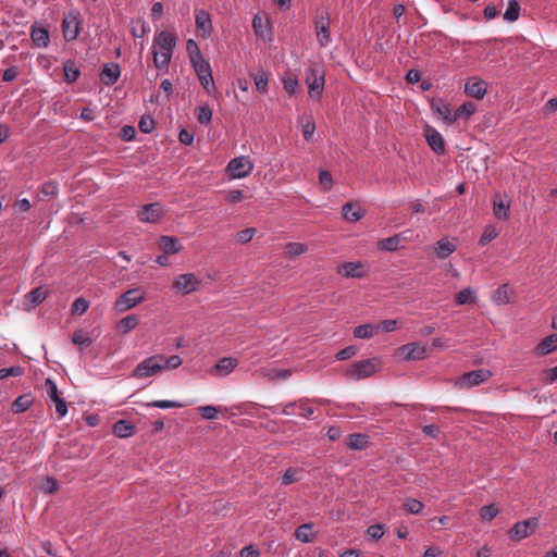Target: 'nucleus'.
I'll return each instance as SVG.
<instances>
[{
    "label": "nucleus",
    "instance_id": "nucleus-20",
    "mask_svg": "<svg viewBox=\"0 0 557 557\" xmlns=\"http://www.w3.org/2000/svg\"><path fill=\"white\" fill-rule=\"evenodd\" d=\"M30 38L37 48H46L50 41L48 29L37 24H34L30 28Z\"/></svg>",
    "mask_w": 557,
    "mask_h": 557
},
{
    "label": "nucleus",
    "instance_id": "nucleus-1",
    "mask_svg": "<svg viewBox=\"0 0 557 557\" xmlns=\"http://www.w3.org/2000/svg\"><path fill=\"white\" fill-rule=\"evenodd\" d=\"M176 35L166 30L159 32L153 39V64L158 70H166L176 46Z\"/></svg>",
    "mask_w": 557,
    "mask_h": 557
},
{
    "label": "nucleus",
    "instance_id": "nucleus-15",
    "mask_svg": "<svg viewBox=\"0 0 557 557\" xmlns=\"http://www.w3.org/2000/svg\"><path fill=\"white\" fill-rule=\"evenodd\" d=\"M425 139L430 148L437 154H442L445 151V143L441 133L434 127L426 126Z\"/></svg>",
    "mask_w": 557,
    "mask_h": 557
},
{
    "label": "nucleus",
    "instance_id": "nucleus-53",
    "mask_svg": "<svg viewBox=\"0 0 557 557\" xmlns=\"http://www.w3.org/2000/svg\"><path fill=\"white\" fill-rule=\"evenodd\" d=\"M183 360L177 355H172L168 358L164 357V361H161L162 370L176 369L182 364Z\"/></svg>",
    "mask_w": 557,
    "mask_h": 557
},
{
    "label": "nucleus",
    "instance_id": "nucleus-36",
    "mask_svg": "<svg viewBox=\"0 0 557 557\" xmlns=\"http://www.w3.org/2000/svg\"><path fill=\"white\" fill-rule=\"evenodd\" d=\"M312 524L310 523H304L300 527L297 528L295 532V536L298 541L302 543H310L313 540V533L311 532Z\"/></svg>",
    "mask_w": 557,
    "mask_h": 557
},
{
    "label": "nucleus",
    "instance_id": "nucleus-59",
    "mask_svg": "<svg viewBox=\"0 0 557 557\" xmlns=\"http://www.w3.org/2000/svg\"><path fill=\"white\" fill-rule=\"evenodd\" d=\"M23 374V369L18 366L0 369V380L8 376H20Z\"/></svg>",
    "mask_w": 557,
    "mask_h": 557
},
{
    "label": "nucleus",
    "instance_id": "nucleus-14",
    "mask_svg": "<svg viewBox=\"0 0 557 557\" xmlns=\"http://www.w3.org/2000/svg\"><path fill=\"white\" fill-rule=\"evenodd\" d=\"M487 91V83L478 77H471L465 84V92L472 98L483 99Z\"/></svg>",
    "mask_w": 557,
    "mask_h": 557
},
{
    "label": "nucleus",
    "instance_id": "nucleus-33",
    "mask_svg": "<svg viewBox=\"0 0 557 557\" xmlns=\"http://www.w3.org/2000/svg\"><path fill=\"white\" fill-rule=\"evenodd\" d=\"M432 109L440 115L442 119L448 123L453 124L456 122L455 112L451 113L449 107L445 103L438 102V103H432Z\"/></svg>",
    "mask_w": 557,
    "mask_h": 557
},
{
    "label": "nucleus",
    "instance_id": "nucleus-63",
    "mask_svg": "<svg viewBox=\"0 0 557 557\" xmlns=\"http://www.w3.org/2000/svg\"><path fill=\"white\" fill-rule=\"evenodd\" d=\"M397 322L396 320H384L380 322L376 326V332H392L396 329Z\"/></svg>",
    "mask_w": 557,
    "mask_h": 557
},
{
    "label": "nucleus",
    "instance_id": "nucleus-12",
    "mask_svg": "<svg viewBox=\"0 0 557 557\" xmlns=\"http://www.w3.org/2000/svg\"><path fill=\"white\" fill-rule=\"evenodd\" d=\"M137 216L145 223H158L163 216V208L159 202L148 203L140 208Z\"/></svg>",
    "mask_w": 557,
    "mask_h": 557
},
{
    "label": "nucleus",
    "instance_id": "nucleus-34",
    "mask_svg": "<svg viewBox=\"0 0 557 557\" xmlns=\"http://www.w3.org/2000/svg\"><path fill=\"white\" fill-rule=\"evenodd\" d=\"M520 16V4L518 0H508L507 9L503 15L507 22H516Z\"/></svg>",
    "mask_w": 557,
    "mask_h": 557
},
{
    "label": "nucleus",
    "instance_id": "nucleus-30",
    "mask_svg": "<svg viewBox=\"0 0 557 557\" xmlns=\"http://www.w3.org/2000/svg\"><path fill=\"white\" fill-rule=\"evenodd\" d=\"M368 436L361 433L350 434L347 438V446L350 449L362 450L368 446Z\"/></svg>",
    "mask_w": 557,
    "mask_h": 557
},
{
    "label": "nucleus",
    "instance_id": "nucleus-51",
    "mask_svg": "<svg viewBox=\"0 0 557 557\" xmlns=\"http://www.w3.org/2000/svg\"><path fill=\"white\" fill-rule=\"evenodd\" d=\"M148 407H156L160 409L181 408L183 404L176 400H153L147 404Z\"/></svg>",
    "mask_w": 557,
    "mask_h": 557
},
{
    "label": "nucleus",
    "instance_id": "nucleus-46",
    "mask_svg": "<svg viewBox=\"0 0 557 557\" xmlns=\"http://www.w3.org/2000/svg\"><path fill=\"white\" fill-rule=\"evenodd\" d=\"M89 302L84 297H78L74 300L71 307L73 315H81L87 311Z\"/></svg>",
    "mask_w": 557,
    "mask_h": 557
},
{
    "label": "nucleus",
    "instance_id": "nucleus-2",
    "mask_svg": "<svg viewBox=\"0 0 557 557\" xmlns=\"http://www.w3.org/2000/svg\"><path fill=\"white\" fill-rule=\"evenodd\" d=\"M190 63L203 89L211 94L215 89L210 63L200 51L190 52Z\"/></svg>",
    "mask_w": 557,
    "mask_h": 557
},
{
    "label": "nucleus",
    "instance_id": "nucleus-61",
    "mask_svg": "<svg viewBox=\"0 0 557 557\" xmlns=\"http://www.w3.org/2000/svg\"><path fill=\"white\" fill-rule=\"evenodd\" d=\"M367 534L373 540H380L384 535L382 524H372L368 528Z\"/></svg>",
    "mask_w": 557,
    "mask_h": 557
},
{
    "label": "nucleus",
    "instance_id": "nucleus-54",
    "mask_svg": "<svg viewBox=\"0 0 557 557\" xmlns=\"http://www.w3.org/2000/svg\"><path fill=\"white\" fill-rule=\"evenodd\" d=\"M497 231L493 226L485 227L483 234L480 237L479 244L481 246H485L490 242H492L497 236Z\"/></svg>",
    "mask_w": 557,
    "mask_h": 557
},
{
    "label": "nucleus",
    "instance_id": "nucleus-49",
    "mask_svg": "<svg viewBox=\"0 0 557 557\" xmlns=\"http://www.w3.org/2000/svg\"><path fill=\"white\" fill-rule=\"evenodd\" d=\"M284 89L289 94L294 95L299 89L298 79L294 75H288L283 79Z\"/></svg>",
    "mask_w": 557,
    "mask_h": 557
},
{
    "label": "nucleus",
    "instance_id": "nucleus-47",
    "mask_svg": "<svg viewBox=\"0 0 557 557\" xmlns=\"http://www.w3.org/2000/svg\"><path fill=\"white\" fill-rule=\"evenodd\" d=\"M197 120L201 125H208L212 120V110L208 106L199 107Z\"/></svg>",
    "mask_w": 557,
    "mask_h": 557
},
{
    "label": "nucleus",
    "instance_id": "nucleus-40",
    "mask_svg": "<svg viewBox=\"0 0 557 557\" xmlns=\"http://www.w3.org/2000/svg\"><path fill=\"white\" fill-rule=\"evenodd\" d=\"M308 251V246L302 243H288L285 247V253L289 258H295Z\"/></svg>",
    "mask_w": 557,
    "mask_h": 557
},
{
    "label": "nucleus",
    "instance_id": "nucleus-6",
    "mask_svg": "<svg viewBox=\"0 0 557 557\" xmlns=\"http://www.w3.org/2000/svg\"><path fill=\"white\" fill-rule=\"evenodd\" d=\"M330 14L327 11L321 12L315 16L314 20V28L317 34V40L321 47H326L331 42V34H330Z\"/></svg>",
    "mask_w": 557,
    "mask_h": 557
},
{
    "label": "nucleus",
    "instance_id": "nucleus-22",
    "mask_svg": "<svg viewBox=\"0 0 557 557\" xmlns=\"http://www.w3.org/2000/svg\"><path fill=\"white\" fill-rule=\"evenodd\" d=\"M456 244L450 242L447 237L441 238L433 246V250L440 259H446L456 250Z\"/></svg>",
    "mask_w": 557,
    "mask_h": 557
},
{
    "label": "nucleus",
    "instance_id": "nucleus-41",
    "mask_svg": "<svg viewBox=\"0 0 557 557\" xmlns=\"http://www.w3.org/2000/svg\"><path fill=\"white\" fill-rule=\"evenodd\" d=\"M26 297L29 304L33 307H36L47 298V292L41 287H37L30 290Z\"/></svg>",
    "mask_w": 557,
    "mask_h": 557
},
{
    "label": "nucleus",
    "instance_id": "nucleus-3",
    "mask_svg": "<svg viewBox=\"0 0 557 557\" xmlns=\"http://www.w3.org/2000/svg\"><path fill=\"white\" fill-rule=\"evenodd\" d=\"M161 361H164L163 355H154L148 357L135 367L131 376L134 379H146L154 376L163 371Z\"/></svg>",
    "mask_w": 557,
    "mask_h": 557
},
{
    "label": "nucleus",
    "instance_id": "nucleus-23",
    "mask_svg": "<svg viewBox=\"0 0 557 557\" xmlns=\"http://www.w3.org/2000/svg\"><path fill=\"white\" fill-rule=\"evenodd\" d=\"M64 38L67 41L74 40L79 34L78 22L75 16H65L62 22Z\"/></svg>",
    "mask_w": 557,
    "mask_h": 557
},
{
    "label": "nucleus",
    "instance_id": "nucleus-42",
    "mask_svg": "<svg viewBox=\"0 0 557 557\" xmlns=\"http://www.w3.org/2000/svg\"><path fill=\"white\" fill-rule=\"evenodd\" d=\"M300 472L301 470L298 468H288L281 478L282 484L289 485L294 482L299 481L301 479L299 475Z\"/></svg>",
    "mask_w": 557,
    "mask_h": 557
},
{
    "label": "nucleus",
    "instance_id": "nucleus-27",
    "mask_svg": "<svg viewBox=\"0 0 557 557\" xmlns=\"http://www.w3.org/2000/svg\"><path fill=\"white\" fill-rule=\"evenodd\" d=\"M34 403V398L30 394L20 395L12 404V411L14 413L25 412Z\"/></svg>",
    "mask_w": 557,
    "mask_h": 557
},
{
    "label": "nucleus",
    "instance_id": "nucleus-7",
    "mask_svg": "<svg viewBox=\"0 0 557 557\" xmlns=\"http://www.w3.org/2000/svg\"><path fill=\"white\" fill-rule=\"evenodd\" d=\"M253 170V163L248 157L240 156L230 161L227 171L233 178H244L250 175Z\"/></svg>",
    "mask_w": 557,
    "mask_h": 557
},
{
    "label": "nucleus",
    "instance_id": "nucleus-31",
    "mask_svg": "<svg viewBox=\"0 0 557 557\" xmlns=\"http://www.w3.org/2000/svg\"><path fill=\"white\" fill-rule=\"evenodd\" d=\"M494 214L499 220H507L509 218L510 203L503 201L495 197L493 199Z\"/></svg>",
    "mask_w": 557,
    "mask_h": 557
},
{
    "label": "nucleus",
    "instance_id": "nucleus-5",
    "mask_svg": "<svg viewBox=\"0 0 557 557\" xmlns=\"http://www.w3.org/2000/svg\"><path fill=\"white\" fill-rule=\"evenodd\" d=\"M145 299V292L141 288H132L126 290L115 302V309L119 312L129 310Z\"/></svg>",
    "mask_w": 557,
    "mask_h": 557
},
{
    "label": "nucleus",
    "instance_id": "nucleus-55",
    "mask_svg": "<svg viewBox=\"0 0 557 557\" xmlns=\"http://www.w3.org/2000/svg\"><path fill=\"white\" fill-rule=\"evenodd\" d=\"M199 411H200L202 418H205L207 420H213L216 418L218 413L220 412V409H219V407L208 405V406L199 407Z\"/></svg>",
    "mask_w": 557,
    "mask_h": 557
},
{
    "label": "nucleus",
    "instance_id": "nucleus-29",
    "mask_svg": "<svg viewBox=\"0 0 557 557\" xmlns=\"http://www.w3.org/2000/svg\"><path fill=\"white\" fill-rule=\"evenodd\" d=\"M512 289L508 284L499 286L493 295V301L497 305H505L511 300Z\"/></svg>",
    "mask_w": 557,
    "mask_h": 557
},
{
    "label": "nucleus",
    "instance_id": "nucleus-11",
    "mask_svg": "<svg viewBox=\"0 0 557 557\" xmlns=\"http://www.w3.org/2000/svg\"><path fill=\"white\" fill-rule=\"evenodd\" d=\"M199 283L200 282L195 274L186 273L178 275L174 280L172 288L180 294H189L197 289Z\"/></svg>",
    "mask_w": 557,
    "mask_h": 557
},
{
    "label": "nucleus",
    "instance_id": "nucleus-35",
    "mask_svg": "<svg viewBox=\"0 0 557 557\" xmlns=\"http://www.w3.org/2000/svg\"><path fill=\"white\" fill-rule=\"evenodd\" d=\"M401 234H397L379 242V248L385 251H396L399 248Z\"/></svg>",
    "mask_w": 557,
    "mask_h": 557
},
{
    "label": "nucleus",
    "instance_id": "nucleus-32",
    "mask_svg": "<svg viewBox=\"0 0 557 557\" xmlns=\"http://www.w3.org/2000/svg\"><path fill=\"white\" fill-rule=\"evenodd\" d=\"M255 86L258 91L264 94L268 90L269 73L264 70H258L251 74Z\"/></svg>",
    "mask_w": 557,
    "mask_h": 557
},
{
    "label": "nucleus",
    "instance_id": "nucleus-62",
    "mask_svg": "<svg viewBox=\"0 0 557 557\" xmlns=\"http://www.w3.org/2000/svg\"><path fill=\"white\" fill-rule=\"evenodd\" d=\"M308 399H300L297 401V406L300 409V414L305 418H311V416L314 413V409L312 407H309L306 405Z\"/></svg>",
    "mask_w": 557,
    "mask_h": 557
},
{
    "label": "nucleus",
    "instance_id": "nucleus-16",
    "mask_svg": "<svg viewBox=\"0 0 557 557\" xmlns=\"http://www.w3.org/2000/svg\"><path fill=\"white\" fill-rule=\"evenodd\" d=\"M363 268L362 262H344L338 267L337 272L344 277L362 278L366 276Z\"/></svg>",
    "mask_w": 557,
    "mask_h": 557
},
{
    "label": "nucleus",
    "instance_id": "nucleus-26",
    "mask_svg": "<svg viewBox=\"0 0 557 557\" xmlns=\"http://www.w3.org/2000/svg\"><path fill=\"white\" fill-rule=\"evenodd\" d=\"M342 214L346 221L357 222L364 215V211L360 207L355 208L351 202H347L342 208Z\"/></svg>",
    "mask_w": 557,
    "mask_h": 557
},
{
    "label": "nucleus",
    "instance_id": "nucleus-58",
    "mask_svg": "<svg viewBox=\"0 0 557 557\" xmlns=\"http://www.w3.org/2000/svg\"><path fill=\"white\" fill-rule=\"evenodd\" d=\"M315 131V124L313 121H307L301 125L302 136L307 141H310Z\"/></svg>",
    "mask_w": 557,
    "mask_h": 557
},
{
    "label": "nucleus",
    "instance_id": "nucleus-43",
    "mask_svg": "<svg viewBox=\"0 0 557 557\" xmlns=\"http://www.w3.org/2000/svg\"><path fill=\"white\" fill-rule=\"evenodd\" d=\"M475 110L476 106L473 102H465L455 111L456 121L460 117H469L475 112Z\"/></svg>",
    "mask_w": 557,
    "mask_h": 557
},
{
    "label": "nucleus",
    "instance_id": "nucleus-37",
    "mask_svg": "<svg viewBox=\"0 0 557 557\" xmlns=\"http://www.w3.org/2000/svg\"><path fill=\"white\" fill-rule=\"evenodd\" d=\"M376 333V326L373 324H362L354 330V335L357 338L368 339L374 336Z\"/></svg>",
    "mask_w": 557,
    "mask_h": 557
},
{
    "label": "nucleus",
    "instance_id": "nucleus-24",
    "mask_svg": "<svg viewBox=\"0 0 557 557\" xmlns=\"http://www.w3.org/2000/svg\"><path fill=\"white\" fill-rule=\"evenodd\" d=\"M557 349V334H552L542 339L535 347L539 356L548 355Z\"/></svg>",
    "mask_w": 557,
    "mask_h": 557
},
{
    "label": "nucleus",
    "instance_id": "nucleus-48",
    "mask_svg": "<svg viewBox=\"0 0 557 557\" xmlns=\"http://www.w3.org/2000/svg\"><path fill=\"white\" fill-rule=\"evenodd\" d=\"M404 507L408 512L418 515L422 511L424 506L420 500H418L416 498H406L405 503H404Z\"/></svg>",
    "mask_w": 557,
    "mask_h": 557
},
{
    "label": "nucleus",
    "instance_id": "nucleus-13",
    "mask_svg": "<svg viewBox=\"0 0 557 557\" xmlns=\"http://www.w3.org/2000/svg\"><path fill=\"white\" fill-rule=\"evenodd\" d=\"M45 389L48 397L54 403L57 413L60 418H63L67 413V406L65 400L59 396L55 382L51 379H47Z\"/></svg>",
    "mask_w": 557,
    "mask_h": 557
},
{
    "label": "nucleus",
    "instance_id": "nucleus-44",
    "mask_svg": "<svg viewBox=\"0 0 557 557\" xmlns=\"http://www.w3.org/2000/svg\"><path fill=\"white\" fill-rule=\"evenodd\" d=\"M79 70L75 66L73 62H67L64 64V77L66 83H74L79 77Z\"/></svg>",
    "mask_w": 557,
    "mask_h": 557
},
{
    "label": "nucleus",
    "instance_id": "nucleus-25",
    "mask_svg": "<svg viewBox=\"0 0 557 557\" xmlns=\"http://www.w3.org/2000/svg\"><path fill=\"white\" fill-rule=\"evenodd\" d=\"M196 26L203 33V36H209L212 30L210 14L205 10L196 12Z\"/></svg>",
    "mask_w": 557,
    "mask_h": 557
},
{
    "label": "nucleus",
    "instance_id": "nucleus-60",
    "mask_svg": "<svg viewBox=\"0 0 557 557\" xmlns=\"http://www.w3.org/2000/svg\"><path fill=\"white\" fill-rule=\"evenodd\" d=\"M357 354V348L355 346H347L343 349H341L336 355L335 358L337 360H347L354 357Z\"/></svg>",
    "mask_w": 557,
    "mask_h": 557
},
{
    "label": "nucleus",
    "instance_id": "nucleus-50",
    "mask_svg": "<svg viewBox=\"0 0 557 557\" xmlns=\"http://www.w3.org/2000/svg\"><path fill=\"white\" fill-rule=\"evenodd\" d=\"M256 233H257V230L255 227H247L245 230L239 231L236 234V240L239 244H247L253 238Z\"/></svg>",
    "mask_w": 557,
    "mask_h": 557
},
{
    "label": "nucleus",
    "instance_id": "nucleus-64",
    "mask_svg": "<svg viewBox=\"0 0 557 557\" xmlns=\"http://www.w3.org/2000/svg\"><path fill=\"white\" fill-rule=\"evenodd\" d=\"M138 126L143 133L149 134L154 127V121L151 117H143Z\"/></svg>",
    "mask_w": 557,
    "mask_h": 557
},
{
    "label": "nucleus",
    "instance_id": "nucleus-8",
    "mask_svg": "<svg viewBox=\"0 0 557 557\" xmlns=\"http://www.w3.org/2000/svg\"><path fill=\"white\" fill-rule=\"evenodd\" d=\"M306 82L311 97L319 98L324 87V73L317 66L308 70Z\"/></svg>",
    "mask_w": 557,
    "mask_h": 557
},
{
    "label": "nucleus",
    "instance_id": "nucleus-9",
    "mask_svg": "<svg viewBox=\"0 0 557 557\" xmlns=\"http://www.w3.org/2000/svg\"><path fill=\"white\" fill-rule=\"evenodd\" d=\"M492 376V372L486 369H478L461 375L457 384L460 387H473L485 381H487Z\"/></svg>",
    "mask_w": 557,
    "mask_h": 557
},
{
    "label": "nucleus",
    "instance_id": "nucleus-45",
    "mask_svg": "<svg viewBox=\"0 0 557 557\" xmlns=\"http://www.w3.org/2000/svg\"><path fill=\"white\" fill-rule=\"evenodd\" d=\"M474 300H475V295H474V292L470 287L461 289L456 295V302L459 306L466 305V304L474 301Z\"/></svg>",
    "mask_w": 557,
    "mask_h": 557
},
{
    "label": "nucleus",
    "instance_id": "nucleus-52",
    "mask_svg": "<svg viewBox=\"0 0 557 557\" xmlns=\"http://www.w3.org/2000/svg\"><path fill=\"white\" fill-rule=\"evenodd\" d=\"M498 515V509L494 504L485 505L480 510V516L483 520H492Z\"/></svg>",
    "mask_w": 557,
    "mask_h": 557
},
{
    "label": "nucleus",
    "instance_id": "nucleus-18",
    "mask_svg": "<svg viewBox=\"0 0 557 557\" xmlns=\"http://www.w3.org/2000/svg\"><path fill=\"white\" fill-rule=\"evenodd\" d=\"M238 360L234 357H224L220 359L212 368V373L220 376H226L235 370Z\"/></svg>",
    "mask_w": 557,
    "mask_h": 557
},
{
    "label": "nucleus",
    "instance_id": "nucleus-17",
    "mask_svg": "<svg viewBox=\"0 0 557 557\" xmlns=\"http://www.w3.org/2000/svg\"><path fill=\"white\" fill-rule=\"evenodd\" d=\"M400 355L406 360H420L424 358L425 347L419 343H409L400 347Z\"/></svg>",
    "mask_w": 557,
    "mask_h": 557
},
{
    "label": "nucleus",
    "instance_id": "nucleus-28",
    "mask_svg": "<svg viewBox=\"0 0 557 557\" xmlns=\"http://www.w3.org/2000/svg\"><path fill=\"white\" fill-rule=\"evenodd\" d=\"M134 425L127 420H119L113 425V434L121 438L129 437L133 434Z\"/></svg>",
    "mask_w": 557,
    "mask_h": 557
},
{
    "label": "nucleus",
    "instance_id": "nucleus-39",
    "mask_svg": "<svg viewBox=\"0 0 557 557\" xmlns=\"http://www.w3.org/2000/svg\"><path fill=\"white\" fill-rule=\"evenodd\" d=\"M72 343L83 349L84 347H88L92 343V339L83 330H76L72 335Z\"/></svg>",
    "mask_w": 557,
    "mask_h": 557
},
{
    "label": "nucleus",
    "instance_id": "nucleus-4",
    "mask_svg": "<svg viewBox=\"0 0 557 557\" xmlns=\"http://www.w3.org/2000/svg\"><path fill=\"white\" fill-rule=\"evenodd\" d=\"M539 518L532 517L523 521L516 522L508 534L511 540L521 541L533 534L539 527Z\"/></svg>",
    "mask_w": 557,
    "mask_h": 557
},
{
    "label": "nucleus",
    "instance_id": "nucleus-19",
    "mask_svg": "<svg viewBox=\"0 0 557 557\" xmlns=\"http://www.w3.org/2000/svg\"><path fill=\"white\" fill-rule=\"evenodd\" d=\"M121 75V69L117 63H108L103 65V69L100 73L101 82L107 85H113Z\"/></svg>",
    "mask_w": 557,
    "mask_h": 557
},
{
    "label": "nucleus",
    "instance_id": "nucleus-38",
    "mask_svg": "<svg viewBox=\"0 0 557 557\" xmlns=\"http://www.w3.org/2000/svg\"><path fill=\"white\" fill-rule=\"evenodd\" d=\"M139 319L137 315H127L119 321L117 329L123 333L126 334L133 329L136 327L138 324Z\"/></svg>",
    "mask_w": 557,
    "mask_h": 557
},
{
    "label": "nucleus",
    "instance_id": "nucleus-21",
    "mask_svg": "<svg viewBox=\"0 0 557 557\" xmlns=\"http://www.w3.org/2000/svg\"><path fill=\"white\" fill-rule=\"evenodd\" d=\"M159 248L165 255H174L180 252L183 246L180 243L178 238L174 236H161L159 238Z\"/></svg>",
    "mask_w": 557,
    "mask_h": 557
},
{
    "label": "nucleus",
    "instance_id": "nucleus-57",
    "mask_svg": "<svg viewBox=\"0 0 557 557\" xmlns=\"http://www.w3.org/2000/svg\"><path fill=\"white\" fill-rule=\"evenodd\" d=\"M41 193L45 196H51V197L57 196L58 193H59L58 184L55 182H52V181L44 183L42 186H41Z\"/></svg>",
    "mask_w": 557,
    "mask_h": 557
},
{
    "label": "nucleus",
    "instance_id": "nucleus-10",
    "mask_svg": "<svg viewBox=\"0 0 557 557\" xmlns=\"http://www.w3.org/2000/svg\"><path fill=\"white\" fill-rule=\"evenodd\" d=\"M376 371V364L374 359H366L354 362L349 370L348 375L352 379H366L372 375Z\"/></svg>",
    "mask_w": 557,
    "mask_h": 557
},
{
    "label": "nucleus",
    "instance_id": "nucleus-56",
    "mask_svg": "<svg viewBox=\"0 0 557 557\" xmlns=\"http://www.w3.org/2000/svg\"><path fill=\"white\" fill-rule=\"evenodd\" d=\"M319 183L323 186L325 190H330L333 186V178L331 173L326 170H320Z\"/></svg>",
    "mask_w": 557,
    "mask_h": 557
}]
</instances>
